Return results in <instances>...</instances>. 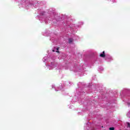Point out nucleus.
<instances>
[{"label":"nucleus","mask_w":130,"mask_h":130,"mask_svg":"<svg viewBox=\"0 0 130 130\" xmlns=\"http://www.w3.org/2000/svg\"><path fill=\"white\" fill-rule=\"evenodd\" d=\"M100 56L101 57H105L106 55H105V52L103 51V53L100 54Z\"/></svg>","instance_id":"nucleus-1"},{"label":"nucleus","mask_w":130,"mask_h":130,"mask_svg":"<svg viewBox=\"0 0 130 130\" xmlns=\"http://www.w3.org/2000/svg\"><path fill=\"white\" fill-rule=\"evenodd\" d=\"M73 41H74V40H73V39H69V43H72Z\"/></svg>","instance_id":"nucleus-2"},{"label":"nucleus","mask_w":130,"mask_h":130,"mask_svg":"<svg viewBox=\"0 0 130 130\" xmlns=\"http://www.w3.org/2000/svg\"><path fill=\"white\" fill-rule=\"evenodd\" d=\"M126 124L127 125V127H130V123L128 122H126Z\"/></svg>","instance_id":"nucleus-3"},{"label":"nucleus","mask_w":130,"mask_h":130,"mask_svg":"<svg viewBox=\"0 0 130 130\" xmlns=\"http://www.w3.org/2000/svg\"><path fill=\"white\" fill-rule=\"evenodd\" d=\"M109 129L110 130H114V127H110Z\"/></svg>","instance_id":"nucleus-4"},{"label":"nucleus","mask_w":130,"mask_h":130,"mask_svg":"<svg viewBox=\"0 0 130 130\" xmlns=\"http://www.w3.org/2000/svg\"><path fill=\"white\" fill-rule=\"evenodd\" d=\"M56 50H57V51L59 50V47H57V48H56Z\"/></svg>","instance_id":"nucleus-5"},{"label":"nucleus","mask_w":130,"mask_h":130,"mask_svg":"<svg viewBox=\"0 0 130 130\" xmlns=\"http://www.w3.org/2000/svg\"><path fill=\"white\" fill-rule=\"evenodd\" d=\"M56 52H57V53H59V51H56Z\"/></svg>","instance_id":"nucleus-6"},{"label":"nucleus","mask_w":130,"mask_h":130,"mask_svg":"<svg viewBox=\"0 0 130 130\" xmlns=\"http://www.w3.org/2000/svg\"><path fill=\"white\" fill-rule=\"evenodd\" d=\"M52 51H53V52H55V50H53Z\"/></svg>","instance_id":"nucleus-7"}]
</instances>
